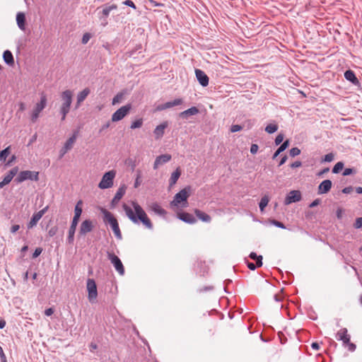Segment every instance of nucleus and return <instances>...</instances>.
Here are the masks:
<instances>
[{
    "mask_svg": "<svg viewBox=\"0 0 362 362\" xmlns=\"http://www.w3.org/2000/svg\"><path fill=\"white\" fill-rule=\"evenodd\" d=\"M0 357H1L2 362H7L6 357L4 350L1 346H0Z\"/></svg>",
    "mask_w": 362,
    "mask_h": 362,
    "instance_id": "nucleus-56",
    "label": "nucleus"
},
{
    "mask_svg": "<svg viewBox=\"0 0 362 362\" xmlns=\"http://www.w3.org/2000/svg\"><path fill=\"white\" fill-rule=\"evenodd\" d=\"M171 156L170 154H163L158 156L154 162L153 168L156 170L160 165L169 162L171 160Z\"/></svg>",
    "mask_w": 362,
    "mask_h": 362,
    "instance_id": "nucleus-18",
    "label": "nucleus"
},
{
    "mask_svg": "<svg viewBox=\"0 0 362 362\" xmlns=\"http://www.w3.org/2000/svg\"><path fill=\"white\" fill-rule=\"evenodd\" d=\"M47 210L48 206H45L42 210L33 214L30 222L28 223V228L30 229L35 227Z\"/></svg>",
    "mask_w": 362,
    "mask_h": 362,
    "instance_id": "nucleus-12",
    "label": "nucleus"
},
{
    "mask_svg": "<svg viewBox=\"0 0 362 362\" xmlns=\"http://www.w3.org/2000/svg\"><path fill=\"white\" fill-rule=\"evenodd\" d=\"M195 75L199 83L203 86L206 87L209 85V77L201 69H195Z\"/></svg>",
    "mask_w": 362,
    "mask_h": 362,
    "instance_id": "nucleus-15",
    "label": "nucleus"
},
{
    "mask_svg": "<svg viewBox=\"0 0 362 362\" xmlns=\"http://www.w3.org/2000/svg\"><path fill=\"white\" fill-rule=\"evenodd\" d=\"M90 38V35L88 33H86L83 35L82 38V43L86 44Z\"/></svg>",
    "mask_w": 362,
    "mask_h": 362,
    "instance_id": "nucleus-49",
    "label": "nucleus"
},
{
    "mask_svg": "<svg viewBox=\"0 0 362 362\" xmlns=\"http://www.w3.org/2000/svg\"><path fill=\"white\" fill-rule=\"evenodd\" d=\"M243 129V127L239 124H233L230 127V132H237L240 131Z\"/></svg>",
    "mask_w": 362,
    "mask_h": 362,
    "instance_id": "nucleus-47",
    "label": "nucleus"
},
{
    "mask_svg": "<svg viewBox=\"0 0 362 362\" xmlns=\"http://www.w3.org/2000/svg\"><path fill=\"white\" fill-rule=\"evenodd\" d=\"M168 122L167 121L165 122H163V123H161L160 124L158 125L154 131H153V134H154V136H155V139H161L163 135H164V133H165V129L168 127Z\"/></svg>",
    "mask_w": 362,
    "mask_h": 362,
    "instance_id": "nucleus-16",
    "label": "nucleus"
},
{
    "mask_svg": "<svg viewBox=\"0 0 362 362\" xmlns=\"http://www.w3.org/2000/svg\"><path fill=\"white\" fill-rule=\"evenodd\" d=\"M19 228H20V226L19 225H13L11 228V232L12 233H15L16 231H18L19 230Z\"/></svg>",
    "mask_w": 362,
    "mask_h": 362,
    "instance_id": "nucleus-63",
    "label": "nucleus"
},
{
    "mask_svg": "<svg viewBox=\"0 0 362 362\" xmlns=\"http://www.w3.org/2000/svg\"><path fill=\"white\" fill-rule=\"evenodd\" d=\"M132 206L135 213L131 207L126 204H123L124 211L127 217L136 224L141 222L148 229L153 228V224L142 207L136 202H132Z\"/></svg>",
    "mask_w": 362,
    "mask_h": 362,
    "instance_id": "nucleus-1",
    "label": "nucleus"
},
{
    "mask_svg": "<svg viewBox=\"0 0 362 362\" xmlns=\"http://www.w3.org/2000/svg\"><path fill=\"white\" fill-rule=\"evenodd\" d=\"M300 153V150L297 147H293L290 150V156L295 157Z\"/></svg>",
    "mask_w": 362,
    "mask_h": 362,
    "instance_id": "nucleus-42",
    "label": "nucleus"
},
{
    "mask_svg": "<svg viewBox=\"0 0 362 362\" xmlns=\"http://www.w3.org/2000/svg\"><path fill=\"white\" fill-rule=\"evenodd\" d=\"M199 109L197 107H192L179 114V117L182 119H188L189 117L196 115L199 113Z\"/></svg>",
    "mask_w": 362,
    "mask_h": 362,
    "instance_id": "nucleus-20",
    "label": "nucleus"
},
{
    "mask_svg": "<svg viewBox=\"0 0 362 362\" xmlns=\"http://www.w3.org/2000/svg\"><path fill=\"white\" fill-rule=\"evenodd\" d=\"M125 93L122 91L118 93L112 99V104L113 105L121 103L124 97Z\"/></svg>",
    "mask_w": 362,
    "mask_h": 362,
    "instance_id": "nucleus-32",
    "label": "nucleus"
},
{
    "mask_svg": "<svg viewBox=\"0 0 362 362\" xmlns=\"http://www.w3.org/2000/svg\"><path fill=\"white\" fill-rule=\"evenodd\" d=\"M194 214L196 216L203 222L209 223L211 221V218L209 215L199 209H194Z\"/></svg>",
    "mask_w": 362,
    "mask_h": 362,
    "instance_id": "nucleus-24",
    "label": "nucleus"
},
{
    "mask_svg": "<svg viewBox=\"0 0 362 362\" xmlns=\"http://www.w3.org/2000/svg\"><path fill=\"white\" fill-rule=\"evenodd\" d=\"M47 105V98L45 94H42L40 97V100L37 103L34 109L31 112V120L33 122H35L39 117L40 113L44 110Z\"/></svg>",
    "mask_w": 362,
    "mask_h": 362,
    "instance_id": "nucleus-6",
    "label": "nucleus"
},
{
    "mask_svg": "<svg viewBox=\"0 0 362 362\" xmlns=\"http://www.w3.org/2000/svg\"><path fill=\"white\" fill-rule=\"evenodd\" d=\"M320 199H316L309 205V207L313 208L315 206H317L320 204Z\"/></svg>",
    "mask_w": 362,
    "mask_h": 362,
    "instance_id": "nucleus-61",
    "label": "nucleus"
},
{
    "mask_svg": "<svg viewBox=\"0 0 362 362\" xmlns=\"http://www.w3.org/2000/svg\"><path fill=\"white\" fill-rule=\"evenodd\" d=\"M181 175V171L179 168H177L175 171H174L170 177L169 180V185L170 187H173L175 183L177 182V180L179 179L180 176Z\"/></svg>",
    "mask_w": 362,
    "mask_h": 362,
    "instance_id": "nucleus-25",
    "label": "nucleus"
},
{
    "mask_svg": "<svg viewBox=\"0 0 362 362\" xmlns=\"http://www.w3.org/2000/svg\"><path fill=\"white\" fill-rule=\"evenodd\" d=\"M132 109L131 104H127L119 108L112 115V122H118L122 120L126 115H127Z\"/></svg>",
    "mask_w": 362,
    "mask_h": 362,
    "instance_id": "nucleus-9",
    "label": "nucleus"
},
{
    "mask_svg": "<svg viewBox=\"0 0 362 362\" xmlns=\"http://www.w3.org/2000/svg\"><path fill=\"white\" fill-rule=\"evenodd\" d=\"M98 296L97 286L94 280L92 279V302L96 299Z\"/></svg>",
    "mask_w": 362,
    "mask_h": 362,
    "instance_id": "nucleus-40",
    "label": "nucleus"
},
{
    "mask_svg": "<svg viewBox=\"0 0 362 362\" xmlns=\"http://www.w3.org/2000/svg\"><path fill=\"white\" fill-rule=\"evenodd\" d=\"M336 338L339 341H341L343 346L348 347L349 351H354L356 346L355 344L351 342V336L348 334L346 328H341L336 334Z\"/></svg>",
    "mask_w": 362,
    "mask_h": 362,
    "instance_id": "nucleus-4",
    "label": "nucleus"
},
{
    "mask_svg": "<svg viewBox=\"0 0 362 362\" xmlns=\"http://www.w3.org/2000/svg\"><path fill=\"white\" fill-rule=\"evenodd\" d=\"M344 78L351 82L354 85L359 84V81L356 78L355 73L352 70H347L344 73Z\"/></svg>",
    "mask_w": 362,
    "mask_h": 362,
    "instance_id": "nucleus-23",
    "label": "nucleus"
},
{
    "mask_svg": "<svg viewBox=\"0 0 362 362\" xmlns=\"http://www.w3.org/2000/svg\"><path fill=\"white\" fill-rule=\"evenodd\" d=\"M140 178H141V171L140 170H137V172H136V180H135V182H134V187L135 188H137L141 185Z\"/></svg>",
    "mask_w": 362,
    "mask_h": 362,
    "instance_id": "nucleus-44",
    "label": "nucleus"
},
{
    "mask_svg": "<svg viewBox=\"0 0 362 362\" xmlns=\"http://www.w3.org/2000/svg\"><path fill=\"white\" fill-rule=\"evenodd\" d=\"M353 189H354V188L351 186L346 187L342 189V192L344 194H350L351 192H353Z\"/></svg>",
    "mask_w": 362,
    "mask_h": 362,
    "instance_id": "nucleus-55",
    "label": "nucleus"
},
{
    "mask_svg": "<svg viewBox=\"0 0 362 362\" xmlns=\"http://www.w3.org/2000/svg\"><path fill=\"white\" fill-rule=\"evenodd\" d=\"M76 140V132H75L72 136H71L64 144V146L62 148H64V149H66L67 151H70L73 146H74V144L75 143Z\"/></svg>",
    "mask_w": 362,
    "mask_h": 362,
    "instance_id": "nucleus-26",
    "label": "nucleus"
},
{
    "mask_svg": "<svg viewBox=\"0 0 362 362\" xmlns=\"http://www.w3.org/2000/svg\"><path fill=\"white\" fill-rule=\"evenodd\" d=\"M250 258L255 260L257 264V267H260L262 266V256L257 255L255 252H252L250 255Z\"/></svg>",
    "mask_w": 362,
    "mask_h": 362,
    "instance_id": "nucleus-28",
    "label": "nucleus"
},
{
    "mask_svg": "<svg viewBox=\"0 0 362 362\" xmlns=\"http://www.w3.org/2000/svg\"><path fill=\"white\" fill-rule=\"evenodd\" d=\"M54 309L52 308H47L45 310V314L47 316H50L54 313Z\"/></svg>",
    "mask_w": 362,
    "mask_h": 362,
    "instance_id": "nucleus-59",
    "label": "nucleus"
},
{
    "mask_svg": "<svg viewBox=\"0 0 362 362\" xmlns=\"http://www.w3.org/2000/svg\"><path fill=\"white\" fill-rule=\"evenodd\" d=\"M3 59L5 63L8 65H13L14 64L13 54L9 50L4 51L3 54Z\"/></svg>",
    "mask_w": 362,
    "mask_h": 362,
    "instance_id": "nucleus-27",
    "label": "nucleus"
},
{
    "mask_svg": "<svg viewBox=\"0 0 362 362\" xmlns=\"http://www.w3.org/2000/svg\"><path fill=\"white\" fill-rule=\"evenodd\" d=\"M302 165V163L300 161H295L291 164V168H299Z\"/></svg>",
    "mask_w": 362,
    "mask_h": 362,
    "instance_id": "nucleus-57",
    "label": "nucleus"
},
{
    "mask_svg": "<svg viewBox=\"0 0 362 362\" xmlns=\"http://www.w3.org/2000/svg\"><path fill=\"white\" fill-rule=\"evenodd\" d=\"M42 252V249L41 247H37L33 254V258L37 257Z\"/></svg>",
    "mask_w": 362,
    "mask_h": 362,
    "instance_id": "nucleus-50",
    "label": "nucleus"
},
{
    "mask_svg": "<svg viewBox=\"0 0 362 362\" xmlns=\"http://www.w3.org/2000/svg\"><path fill=\"white\" fill-rule=\"evenodd\" d=\"M354 170L352 168H346L343 172V175L347 176L352 174Z\"/></svg>",
    "mask_w": 362,
    "mask_h": 362,
    "instance_id": "nucleus-60",
    "label": "nucleus"
},
{
    "mask_svg": "<svg viewBox=\"0 0 362 362\" xmlns=\"http://www.w3.org/2000/svg\"><path fill=\"white\" fill-rule=\"evenodd\" d=\"M143 124V119L141 118V119H136V121L133 122L130 126V128L131 129H136V128H140Z\"/></svg>",
    "mask_w": 362,
    "mask_h": 362,
    "instance_id": "nucleus-39",
    "label": "nucleus"
},
{
    "mask_svg": "<svg viewBox=\"0 0 362 362\" xmlns=\"http://www.w3.org/2000/svg\"><path fill=\"white\" fill-rule=\"evenodd\" d=\"M284 136L283 134H279L276 139H275V144L277 146V145H279L284 140Z\"/></svg>",
    "mask_w": 362,
    "mask_h": 362,
    "instance_id": "nucleus-46",
    "label": "nucleus"
},
{
    "mask_svg": "<svg viewBox=\"0 0 362 362\" xmlns=\"http://www.w3.org/2000/svg\"><path fill=\"white\" fill-rule=\"evenodd\" d=\"M247 266L250 270H255L256 267H257V264H255L254 263L250 262H247Z\"/></svg>",
    "mask_w": 362,
    "mask_h": 362,
    "instance_id": "nucleus-58",
    "label": "nucleus"
},
{
    "mask_svg": "<svg viewBox=\"0 0 362 362\" xmlns=\"http://www.w3.org/2000/svg\"><path fill=\"white\" fill-rule=\"evenodd\" d=\"M354 227L356 228H360L362 227V217H359L356 219Z\"/></svg>",
    "mask_w": 362,
    "mask_h": 362,
    "instance_id": "nucleus-48",
    "label": "nucleus"
},
{
    "mask_svg": "<svg viewBox=\"0 0 362 362\" xmlns=\"http://www.w3.org/2000/svg\"><path fill=\"white\" fill-rule=\"evenodd\" d=\"M332 182L330 180H323L318 186V194H326L332 188Z\"/></svg>",
    "mask_w": 362,
    "mask_h": 362,
    "instance_id": "nucleus-17",
    "label": "nucleus"
},
{
    "mask_svg": "<svg viewBox=\"0 0 362 362\" xmlns=\"http://www.w3.org/2000/svg\"><path fill=\"white\" fill-rule=\"evenodd\" d=\"M87 291H88V298L90 299V279H87Z\"/></svg>",
    "mask_w": 362,
    "mask_h": 362,
    "instance_id": "nucleus-54",
    "label": "nucleus"
},
{
    "mask_svg": "<svg viewBox=\"0 0 362 362\" xmlns=\"http://www.w3.org/2000/svg\"><path fill=\"white\" fill-rule=\"evenodd\" d=\"M102 213L103 214L104 223L107 225H110L115 237L117 239L121 240L122 235L117 218L107 209H103Z\"/></svg>",
    "mask_w": 362,
    "mask_h": 362,
    "instance_id": "nucleus-2",
    "label": "nucleus"
},
{
    "mask_svg": "<svg viewBox=\"0 0 362 362\" xmlns=\"http://www.w3.org/2000/svg\"><path fill=\"white\" fill-rule=\"evenodd\" d=\"M16 23L21 30H25V16L23 12H18L16 15Z\"/></svg>",
    "mask_w": 362,
    "mask_h": 362,
    "instance_id": "nucleus-22",
    "label": "nucleus"
},
{
    "mask_svg": "<svg viewBox=\"0 0 362 362\" xmlns=\"http://www.w3.org/2000/svg\"><path fill=\"white\" fill-rule=\"evenodd\" d=\"M89 231H90V221L86 220L83 221L81 226L80 233L83 235Z\"/></svg>",
    "mask_w": 362,
    "mask_h": 362,
    "instance_id": "nucleus-29",
    "label": "nucleus"
},
{
    "mask_svg": "<svg viewBox=\"0 0 362 362\" xmlns=\"http://www.w3.org/2000/svg\"><path fill=\"white\" fill-rule=\"evenodd\" d=\"M123 4L124 5H126V6L132 7V8H133L134 9H136V8L135 4H134V3L132 1H131V0H126L125 1H124Z\"/></svg>",
    "mask_w": 362,
    "mask_h": 362,
    "instance_id": "nucleus-52",
    "label": "nucleus"
},
{
    "mask_svg": "<svg viewBox=\"0 0 362 362\" xmlns=\"http://www.w3.org/2000/svg\"><path fill=\"white\" fill-rule=\"evenodd\" d=\"M117 8V5L115 4H112V5H110V6H105V7L103 8V11H102V13L103 15L105 16V17H107L110 14V13L113 11V10H116Z\"/></svg>",
    "mask_w": 362,
    "mask_h": 362,
    "instance_id": "nucleus-31",
    "label": "nucleus"
},
{
    "mask_svg": "<svg viewBox=\"0 0 362 362\" xmlns=\"http://www.w3.org/2000/svg\"><path fill=\"white\" fill-rule=\"evenodd\" d=\"M73 93L70 90H66L61 93L62 105L59 108V113L62 115V121H64L66 115L70 110L72 103Z\"/></svg>",
    "mask_w": 362,
    "mask_h": 362,
    "instance_id": "nucleus-3",
    "label": "nucleus"
},
{
    "mask_svg": "<svg viewBox=\"0 0 362 362\" xmlns=\"http://www.w3.org/2000/svg\"><path fill=\"white\" fill-rule=\"evenodd\" d=\"M178 218L187 223L194 224L197 222V219L194 217V216L191 214L187 212H181L178 214Z\"/></svg>",
    "mask_w": 362,
    "mask_h": 362,
    "instance_id": "nucleus-19",
    "label": "nucleus"
},
{
    "mask_svg": "<svg viewBox=\"0 0 362 362\" xmlns=\"http://www.w3.org/2000/svg\"><path fill=\"white\" fill-rule=\"evenodd\" d=\"M108 259L114 265L118 273L121 275L124 274V269L120 259L113 253H108Z\"/></svg>",
    "mask_w": 362,
    "mask_h": 362,
    "instance_id": "nucleus-10",
    "label": "nucleus"
},
{
    "mask_svg": "<svg viewBox=\"0 0 362 362\" xmlns=\"http://www.w3.org/2000/svg\"><path fill=\"white\" fill-rule=\"evenodd\" d=\"M57 232V227H52L51 228L49 231H48V234L50 237H52L54 236Z\"/></svg>",
    "mask_w": 362,
    "mask_h": 362,
    "instance_id": "nucleus-53",
    "label": "nucleus"
},
{
    "mask_svg": "<svg viewBox=\"0 0 362 362\" xmlns=\"http://www.w3.org/2000/svg\"><path fill=\"white\" fill-rule=\"evenodd\" d=\"M116 172L115 170H110L105 173L101 181L100 182L98 187L100 189H108L113 185V180L115 177Z\"/></svg>",
    "mask_w": 362,
    "mask_h": 362,
    "instance_id": "nucleus-8",
    "label": "nucleus"
},
{
    "mask_svg": "<svg viewBox=\"0 0 362 362\" xmlns=\"http://www.w3.org/2000/svg\"><path fill=\"white\" fill-rule=\"evenodd\" d=\"M274 224L280 228H285V226L283 223L280 222V221H274Z\"/></svg>",
    "mask_w": 362,
    "mask_h": 362,
    "instance_id": "nucleus-62",
    "label": "nucleus"
},
{
    "mask_svg": "<svg viewBox=\"0 0 362 362\" xmlns=\"http://www.w3.org/2000/svg\"><path fill=\"white\" fill-rule=\"evenodd\" d=\"M153 210L155 213L159 214V215H165L166 211L161 208L158 204H154L153 206Z\"/></svg>",
    "mask_w": 362,
    "mask_h": 362,
    "instance_id": "nucleus-37",
    "label": "nucleus"
},
{
    "mask_svg": "<svg viewBox=\"0 0 362 362\" xmlns=\"http://www.w3.org/2000/svg\"><path fill=\"white\" fill-rule=\"evenodd\" d=\"M81 204V202H78L77 203V204L76 205L75 209H74V216L73 219L78 221V219L81 215V213H82V209L80 206Z\"/></svg>",
    "mask_w": 362,
    "mask_h": 362,
    "instance_id": "nucleus-33",
    "label": "nucleus"
},
{
    "mask_svg": "<svg viewBox=\"0 0 362 362\" xmlns=\"http://www.w3.org/2000/svg\"><path fill=\"white\" fill-rule=\"evenodd\" d=\"M329 171V168H325L317 173V176H322V175L328 173Z\"/></svg>",
    "mask_w": 362,
    "mask_h": 362,
    "instance_id": "nucleus-64",
    "label": "nucleus"
},
{
    "mask_svg": "<svg viewBox=\"0 0 362 362\" xmlns=\"http://www.w3.org/2000/svg\"><path fill=\"white\" fill-rule=\"evenodd\" d=\"M258 149H259L258 145L253 144L251 145V147H250V153L252 154H255L257 152Z\"/></svg>",
    "mask_w": 362,
    "mask_h": 362,
    "instance_id": "nucleus-51",
    "label": "nucleus"
},
{
    "mask_svg": "<svg viewBox=\"0 0 362 362\" xmlns=\"http://www.w3.org/2000/svg\"><path fill=\"white\" fill-rule=\"evenodd\" d=\"M278 129V125L276 124H269L265 127V131L268 134H273Z\"/></svg>",
    "mask_w": 362,
    "mask_h": 362,
    "instance_id": "nucleus-36",
    "label": "nucleus"
},
{
    "mask_svg": "<svg viewBox=\"0 0 362 362\" xmlns=\"http://www.w3.org/2000/svg\"><path fill=\"white\" fill-rule=\"evenodd\" d=\"M344 168V163L342 162H338L337 163L334 168H332V173H338L341 170Z\"/></svg>",
    "mask_w": 362,
    "mask_h": 362,
    "instance_id": "nucleus-38",
    "label": "nucleus"
},
{
    "mask_svg": "<svg viewBox=\"0 0 362 362\" xmlns=\"http://www.w3.org/2000/svg\"><path fill=\"white\" fill-rule=\"evenodd\" d=\"M90 93V90L88 88H86L82 91L79 92L77 95V101L76 104V108H78L81 103L84 101V100L87 98V96Z\"/></svg>",
    "mask_w": 362,
    "mask_h": 362,
    "instance_id": "nucleus-21",
    "label": "nucleus"
},
{
    "mask_svg": "<svg viewBox=\"0 0 362 362\" xmlns=\"http://www.w3.org/2000/svg\"><path fill=\"white\" fill-rule=\"evenodd\" d=\"M191 194V187L187 186L182 190H180L178 193H177L173 200L170 202L171 206H177L179 204H180L182 202H187L188 197L190 196Z\"/></svg>",
    "mask_w": 362,
    "mask_h": 362,
    "instance_id": "nucleus-5",
    "label": "nucleus"
},
{
    "mask_svg": "<svg viewBox=\"0 0 362 362\" xmlns=\"http://www.w3.org/2000/svg\"><path fill=\"white\" fill-rule=\"evenodd\" d=\"M182 103V100L181 98L175 99L173 101H169L163 104L158 105L156 110L157 111H162L168 108H171L174 106L180 105Z\"/></svg>",
    "mask_w": 362,
    "mask_h": 362,
    "instance_id": "nucleus-14",
    "label": "nucleus"
},
{
    "mask_svg": "<svg viewBox=\"0 0 362 362\" xmlns=\"http://www.w3.org/2000/svg\"><path fill=\"white\" fill-rule=\"evenodd\" d=\"M38 175L39 173L36 171L23 170L18 173L15 180L18 183L23 182L25 180L37 181L39 179Z\"/></svg>",
    "mask_w": 362,
    "mask_h": 362,
    "instance_id": "nucleus-7",
    "label": "nucleus"
},
{
    "mask_svg": "<svg viewBox=\"0 0 362 362\" xmlns=\"http://www.w3.org/2000/svg\"><path fill=\"white\" fill-rule=\"evenodd\" d=\"M18 168L15 167L12 168L4 177L3 180L0 182V189L3 188L5 185L9 184L13 177L18 174Z\"/></svg>",
    "mask_w": 362,
    "mask_h": 362,
    "instance_id": "nucleus-13",
    "label": "nucleus"
},
{
    "mask_svg": "<svg viewBox=\"0 0 362 362\" xmlns=\"http://www.w3.org/2000/svg\"><path fill=\"white\" fill-rule=\"evenodd\" d=\"M78 220L73 219L71 222V225L70 226L69 230V240H73L75 230L78 224Z\"/></svg>",
    "mask_w": 362,
    "mask_h": 362,
    "instance_id": "nucleus-30",
    "label": "nucleus"
},
{
    "mask_svg": "<svg viewBox=\"0 0 362 362\" xmlns=\"http://www.w3.org/2000/svg\"><path fill=\"white\" fill-rule=\"evenodd\" d=\"M301 193L298 190L291 191L286 197L284 200L285 205L291 204V203L298 202L301 200Z\"/></svg>",
    "mask_w": 362,
    "mask_h": 362,
    "instance_id": "nucleus-11",
    "label": "nucleus"
},
{
    "mask_svg": "<svg viewBox=\"0 0 362 362\" xmlns=\"http://www.w3.org/2000/svg\"><path fill=\"white\" fill-rule=\"evenodd\" d=\"M126 189H127V186L125 185H121L119 189H117L116 194H115V197H117V199L119 198V199H121L122 198V197L124 195L125 192H126Z\"/></svg>",
    "mask_w": 362,
    "mask_h": 362,
    "instance_id": "nucleus-34",
    "label": "nucleus"
},
{
    "mask_svg": "<svg viewBox=\"0 0 362 362\" xmlns=\"http://www.w3.org/2000/svg\"><path fill=\"white\" fill-rule=\"evenodd\" d=\"M289 146V141L288 140H286L284 142H283L281 144V145L279 147V150L281 151V152H283L284 151H285Z\"/></svg>",
    "mask_w": 362,
    "mask_h": 362,
    "instance_id": "nucleus-45",
    "label": "nucleus"
},
{
    "mask_svg": "<svg viewBox=\"0 0 362 362\" xmlns=\"http://www.w3.org/2000/svg\"><path fill=\"white\" fill-rule=\"evenodd\" d=\"M269 201V199L267 195L262 197V199L259 202V209L262 211H264V208L267 206Z\"/></svg>",
    "mask_w": 362,
    "mask_h": 362,
    "instance_id": "nucleus-35",
    "label": "nucleus"
},
{
    "mask_svg": "<svg viewBox=\"0 0 362 362\" xmlns=\"http://www.w3.org/2000/svg\"><path fill=\"white\" fill-rule=\"evenodd\" d=\"M334 154L332 153H327L322 158V161L324 162H331L334 160Z\"/></svg>",
    "mask_w": 362,
    "mask_h": 362,
    "instance_id": "nucleus-43",
    "label": "nucleus"
},
{
    "mask_svg": "<svg viewBox=\"0 0 362 362\" xmlns=\"http://www.w3.org/2000/svg\"><path fill=\"white\" fill-rule=\"evenodd\" d=\"M10 153V147H7L0 152V160H5Z\"/></svg>",
    "mask_w": 362,
    "mask_h": 362,
    "instance_id": "nucleus-41",
    "label": "nucleus"
}]
</instances>
